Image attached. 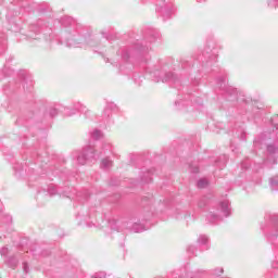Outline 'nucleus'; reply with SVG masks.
Masks as SVG:
<instances>
[{
  "label": "nucleus",
  "mask_w": 278,
  "mask_h": 278,
  "mask_svg": "<svg viewBox=\"0 0 278 278\" xmlns=\"http://www.w3.org/2000/svg\"><path fill=\"white\" fill-rule=\"evenodd\" d=\"M220 212L224 214V216H230L231 215V207H229V202L228 200H225L219 203Z\"/></svg>",
  "instance_id": "9"
},
{
  "label": "nucleus",
  "mask_w": 278,
  "mask_h": 278,
  "mask_svg": "<svg viewBox=\"0 0 278 278\" xmlns=\"http://www.w3.org/2000/svg\"><path fill=\"white\" fill-rule=\"evenodd\" d=\"M112 110H116V104L114 103H109L104 110V116H106L108 118H110L111 114H112Z\"/></svg>",
  "instance_id": "13"
},
{
  "label": "nucleus",
  "mask_w": 278,
  "mask_h": 278,
  "mask_svg": "<svg viewBox=\"0 0 278 278\" xmlns=\"http://www.w3.org/2000/svg\"><path fill=\"white\" fill-rule=\"evenodd\" d=\"M112 166V161H110V159H103L101 161V168L108 169L111 168Z\"/></svg>",
  "instance_id": "18"
},
{
  "label": "nucleus",
  "mask_w": 278,
  "mask_h": 278,
  "mask_svg": "<svg viewBox=\"0 0 278 278\" xmlns=\"http://www.w3.org/2000/svg\"><path fill=\"white\" fill-rule=\"evenodd\" d=\"M218 84H219L220 88H223V84H225V78H219Z\"/></svg>",
  "instance_id": "32"
},
{
  "label": "nucleus",
  "mask_w": 278,
  "mask_h": 278,
  "mask_svg": "<svg viewBox=\"0 0 278 278\" xmlns=\"http://www.w3.org/2000/svg\"><path fill=\"white\" fill-rule=\"evenodd\" d=\"M147 73H150V75H153L154 77V81L156 83H160V81H163L166 83V81H177V77L175 76V74L168 72V73H164L160 70H154V71H149L147 70Z\"/></svg>",
  "instance_id": "3"
},
{
  "label": "nucleus",
  "mask_w": 278,
  "mask_h": 278,
  "mask_svg": "<svg viewBox=\"0 0 278 278\" xmlns=\"http://www.w3.org/2000/svg\"><path fill=\"white\" fill-rule=\"evenodd\" d=\"M225 92L227 94L228 101H236L238 100V90L231 86L226 87Z\"/></svg>",
  "instance_id": "8"
},
{
  "label": "nucleus",
  "mask_w": 278,
  "mask_h": 278,
  "mask_svg": "<svg viewBox=\"0 0 278 278\" xmlns=\"http://www.w3.org/2000/svg\"><path fill=\"white\" fill-rule=\"evenodd\" d=\"M269 220H270L271 225H274V227L276 229L275 233L268 236L269 242H273V241L277 240L278 216L277 215H271V216H269Z\"/></svg>",
  "instance_id": "7"
},
{
  "label": "nucleus",
  "mask_w": 278,
  "mask_h": 278,
  "mask_svg": "<svg viewBox=\"0 0 278 278\" xmlns=\"http://www.w3.org/2000/svg\"><path fill=\"white\" fill-rule=\"evenodd\" d=\"M77 197H81V192H79V193L77 194Z\"/></svg>",
  "instance_id": "37"
},
{
  "label": "nucleus",
  "mask_w": 278,
  "mask_h": 278,
  "mask_svg": "<svg viewBox=\"0 0 278 278\" xmlns=\"http://www.w3.org/2000/svg\"><path fill=\"white\" fill-rule=\"evenodd\" d=\"M76 157L78 164H80V166H84V164H86L87 162L94 160V149H92V147L85 148L83 152L76 155Z\"/></svg>",
  "instance_id": "4"
},
{
  "label": "nucleus",
  "mask_w": 278,
  "mask_h": 278,
  "mask_svg": "<svg viewBox=\"0 0 278 278\" xmlns=\"http://www.w3.org/2000/svg\"><path fill=\"white\" fill-rule=\"evenodd\" d=\"M104 35V38H106V40H114V37L113 36H109L108 34L105 33H102Z\"/></svg>",
  "instance_id": "31"
},
{
  "label": "nucleus",
  "mask_w": 278,
  "mask_h": 278,
  "mask_svg": "<svg viewBox=\"0 0 278 278\" xmlns=\"http://www.w3.org/2000/svg\"><path fill=\"white\" fill-rule=\"evenodd\" d=\"M136 51H139V53H147L149 51V46H142V43H136L135 46Z\"/></svg>",
  "instance_id": "14"
},
{
  "label": "nucleus",
  "mask_w": 278,
  "mask_h": 278,
  "mask_svg": "<svg viewBox=\"0 0 278 278\" xmlns=\"http://www.w3.org/2000/svg\"><path fill=\"white\" fill-rule=\"evenodd\" d=\"M16 264H18V261H16L15 257L9 258L8 265L10 266V268H13V269L16 268Z\"/></svg>",
  "instance_id": "20"
},
{
  "label": "nucleus",
  "mask_w": 278,
  "mask_h": 278,
  "mask_svg": "<svg viewBox=\"0 0 278 278\" xmlns=\"http://www.w3.org/2000/svg\"><path fill=\"white\" fill-rule=\"evenodd\" d=\"M278 151V147L275 143L271 144H267V152L269 153V155H275V153H277Z\"/></svg>",
  "instance_id": "16"
},
{
  "label": "nucleus",
  "mask_w": 278,
  "mask_h": 278,
  "mask_svg": "<svg viewBox=\"0 0 278 278\" xmlns=\"http://www.w3.org/2000/svg\"><path fill=\"white\" fill-rule=\"evenodd\" d=\"M110 225L113 231H125V229H128V231H134L135 233H140V231H144V227L140 223L118 222L113 219L110 222Z\"/></svg>",
  "instance_id": "1"
},
{
  "label": "nucleus",
  "mask_w": 278,
  "mask_h": 278,
  "mask_svg": "<svg viewBox=\"0 0 278 278\" xmlns=\"http://www.w3.org/2000/svg\"><path fill=\"white\" fill-rule=\"evenodd\" d=\"M208 242H210V239L205 235H201L198 238V244H200L201 247H204L205 251H207V249H210Z\"/></svg>",
  "instance_id": "12"
},
{
  "label": "nucleus",
  "mask_w": 278,
  "mask_h": 278,
  "mask_svg": "<svg viewBox=\"0 0 278 278\" xmlns=\"http://www.w3.org/2000/svg\"><path fill=\"white\" fill-rule=\"evenodd\" d=\"M273 164H277V160H275V159H274V162H273Z\"/></svg>",
  "instance_id": "36"
},
{
  "label": "nucleus",
  "mask_w": 278,
  "mask_h": 278,
  "mask_svg": "<svg viewBox=\"0 0 278 278\" xmlns=\"http://www.w3.org/2000/svg\"><path fill=\"white\" fill-rule=\"evenodd\" d=\"M81 112V114H85V116H88V113L90 112L84 104L78 103L76 106V110L71 111L70 108H65L64 109V114L65 116H73V114H75V112Z\"/></svg>",
  "instance_id": "5"
},
{
  "label": "nucleus",
  "mask_w": 278,
  "mask_h": 278,
  "mask_svg": "<svg viewBox=\"0 0 278 278\" xmlns=\"http://www.w3.org/2000/svg\"><path fill=\"white\" fill-rule=\"evenodd\" d=\"M264 140H266V139H264V138H262L261 140L255 139L254 143L257 144L258 142H264Z\"/></svg>",
  "instance_id": "33"
},
{
  "label": "nucleus",
  "mask_w": 278,
  "mask_h": 278,
  "mask_svg": "<svg viewBox=\"0 0 278 278\" xmlns=\"http://www.w3.org/2000/svg\"><path fill=\"white\" fill-rule=\"evenodd\" d=\"M23 271L27 275L29 273V265L27 263H23Z\"/></svg>",
  "instance_id": "28"
},
{
  "label": "nucleus",
  "mask_w": 278,
  "mask_h": 278,
  "mask_svg": "<svg viewBox=\"0 0 278 278\" xmlns=\"http://www.w3.org/2000/svg\"><path fill=\"white\" fill-rule=\"evenodd\" d=\"M265 164H268V160L265 162Z\"/></svg>",
  "instance_id": "40"
},
{
  "label": "nucleus",
  "mask_w": 278,
  "mask_h": 278,
  "mask_svg": "<svg viewBox=\"0 0 278 278\" xmlns=\"http://www.w3.org/2000/svg\"><path fill=\"white\" fill-rule=\"evenodd\" d=\"M269 185L271 190H278V176L270 178Z\"/></svg>",
  "instance_id": "17"
},
{
  "label": "nucleus",
  "mask_w": 278,
  "mask_h": 278,
  "mask_svg": "<svg viewBox=\"0 0 278 278\" xmlns=\"http://www.w3.org/2000/svg\"><path fill=\"white\" fill-rule=\"evenodd\" d=\"M58 112H59V109H56V108L50 109L49 114H50L51 118L58 116Z\"/></svg>",
  "instance_id": "22"
},
{
  "label": "nucleus",
  "mask_w": 278,
  "mask_h": 278,
  "mask_svg": "<svg viewBox=\"0 0 278 278\" xmlns=\"http://www.w3.org/2000/svg\"><path fill=\"white\" fill-rule=\"evenodd\" d=\"M104 277H105V273L100 271V273H97L96 275H93L91 278H104Z\"/></svg>",
  "instance_id": "26"
},
{
  "label": "nucleus",
  "mask_w": 278,
  "mask_h": 278,
  "mask_svg": "<svg viewBox=\"0 0 278 278\" xmlns=\"http://www.w3.org/2000/svg\"><path fill=\"white\" fill-rule=\"evenodd\" d=\"M208 184L210 182L207 181V179L201 178L200 180H198L197 186L198 188H207Z\"/></svg>",
  "instance_id": "19"
},
{
  "label": "nucleus",
  "mask_w": 278,
  "mask_h": 278,
  "mask_svg": "<svg viewBox=\"0 0 278 278\" xmlns=\"http://www.w3.org/2000/svg\"><path fill=\"white\" fill-rule=\"evenodd\" d=\"M141 180L144 181V184H149V181H151V172H148L146 178L142 177Z\"/></svg>",
  "instance_id": "23"
},
{
  "label": "nucleus",
  "mask_w": 278,
  "mask_h": 278,
  "mask_svg": "<svg viewBox=\"0 0 278 278\" xmlns=\"http://www.w3.org/2000/svg\"><path fill=\"white\" fill-rule=\"evenodd\" d=\"M85 198L88 199V193L85 194Z\"/></svg>",
  "instance_id": "38"
},
{
  "label": "nucleus",
  "mask_w": 278,
  "mask_h": 278,
  "mask_svg": "<svg viewBox=\"0 0 278 278\" xmlns=\"http://www.w3.org/2000/svg\"><path fill=\"white\" fill-rule=\"evenodd\" d=\"M89 47H92V43H88Z\"/></svg>",
  "instance_id": "39"
},
{
  "label": "nucleus",
  "mask_w": 278,
  "mask_h": 278,
  "mask_svg": "<svg viewBox=\"0 0 278 278\" xmlns=\"http://www.w3.org/2000/svg\"><path fill=\"white\" fill-rule=\"evenodd\" d=\"M191 173H199V167L198 166H190Z\"/></svg>",
  "instance_id": "29"
},
{
  "label": "nucleus",
  "mask_w": 278,
  "mask_h": 278,
  "mask_svg": "<svg viewBox=\"0 0 278 278\" xmlns=\"http://www.w3.org/2000/svg\"><path fill=\"white\" fill-rule=\"evenodd\" d=\"M46 192H39V197H45Z\"/></svg>",
  "instance_id": "35"
},
{
  "label": "nucleus",
  "mask_w": 278,
  "mask_h": 278,
  "mask_svg": "<svg viewBox=\"0 0 278 278\" xmlns=\"http://www.w3.org/2000/svg\"><path fill=\"white\" fill-rule=\"evenodd\" d=\"M8 252H9L8 248H7V247H3V248L0 250V255H1L2 257H5V255H8Z\"/></svg>",
  "instance_id": "24"
},
{
  "label": "nucleus",
  "mask_w": 278,
  "mask_h": 278,
  "mask_svg": "<svg viewBox=\"0 0 278 278\" xmlns=\"http://www.w3.org/2000/svg\"><path fill=\"white\" fill-rule=\"evenodd\" d=\"M81 42H84V39H77V37H72L70 39L66 40V47H81L79 45H81Z\"/></svg>",
  "instance_id": "10"
},
{
  "label": "nucleus",
  "mask_w": 278,
  "mask_h": 278,
  "mask_svg": "<svg viewBox=\"0 0 278 278\" xmlns=\"http://www.w3.org/2000/svg\"><path fill=\"white\" fill-rule=\"evenodd\" d=\"M160 36L161 35L157 29L150 28L146 33V40H149V42H155V40H159Z\"/></svg>",
  "instance_id": "6"
},
{
  "label": "nucleus",
  "mask_w": 278,
  "mask_h": 278,
  "mask_svg": "<svg viewBox=\"0 0 278 278\" xmlns=\"http://www.w3.org/2000/svg\"><path fill=\"white\" fill-rule=\"evenodd\" d=\"M122 56L124 60H129V58H131V53L129 51H124Z\"/></svg>",
  "instance_id": "25"
},
{
  "label": "nucleus",
  "mask_w": 278,
  "mask_h": 278,
  "mask_svg": "<svg viewBox=\"0 0 278 278\" xmlns=\"http://www.w3.org/2000/svg\"><path fill=\"white\" fill-rule=\"evenodd\" d=\"M207 220L208 223H211L212 225H216V223H220V220H223V217H220V215L216 214V213H210L207 215Z\"/></svg>",
  "instance_id": "11"
},
{
  "label": "nucleus",
  "mask_w": 278,
  "mask_h": 278,
  "mask_svg": "<svg viewBox=\"0 0 278 278\" xmlns=\"http://www.w3.org/2000/svg\"><path fill=\"white\" fill-rule=\"evenodd\" d=\"M173 2L170 0H156V12H160L164 21L173 16Z\"/></svg>",
  "instance_id": "2"
},
{
  "label": "nucleus",
  "mask_w": 278,
  "mask_h": 278,
  "mask_svg": "<svg viewBox=\"0 0 278 278\" xmlns=\"http://www.w3.org/2000/svg\"><path fill=\"white\" fill-rule=\"evenodd\" d=\"M48 194H50V197H53V194H58V189L55 188V186H50L48 188Z\"/></svg>",
  "instance_id": "21"
},
{
  "label": "nucleus",
  "mask_w": 278,
  "mask_h": 278,
  "mask_svg": "<svg viewBox=\"0 0 278 278\" xmlns=\"http://www.w3.org/2000/svg\"><path fill=\"white\" fill-rule=\"evenodd\" d=\"M223 273H224L223 268H216V269H214L213 275L218 276V275H223Z\"/></svg>",
  "instance_id": "27"
},
{
  "label": "nucleus",
  "mask_w": 278,
  "mask_h": 278,
  "mask_svg": "<svg viewBox=\"0 0 278 278\" xmlns=\"http://www.w3.org/2000/svg\"><path fill=\"white\" fill-rule=\"evenodd\" d=\"M187 251H188L189 253H193V252L195 251L194 245H189L188 249H187Z\"/></svg>",
  "instance_id": "30"
},
{
  "label": "nucleus",
  "mask_w": 278,
  "mask_h": 278,
  "mask_svg": "<svg viewBox=\"0 0 278 278\" xmlns=\"http://www.w3.org/2000/svg\"><path fill=\"white\" fill-rule=\"evenodd\" d=\"M91 138L93 140H101V138H103V132L99 129H94L92 132H91Z\"/></svg>",
  "instance_id": "15"
},
{
  "label": "nucleus",
  "mask_w": 278,
  "mask_h": 278,
  "mask_svg": "<svg viewBox=\"0 0 278 278\" xmlns=\"http://www.w3.org/2000/svg\"><path fill=\"white\" fill-rule=\"evenodd\" d=\"M7 218L9 223H12V216H8Z\"/></svg>",
  "instance_id": "34"
}]
</instances>
